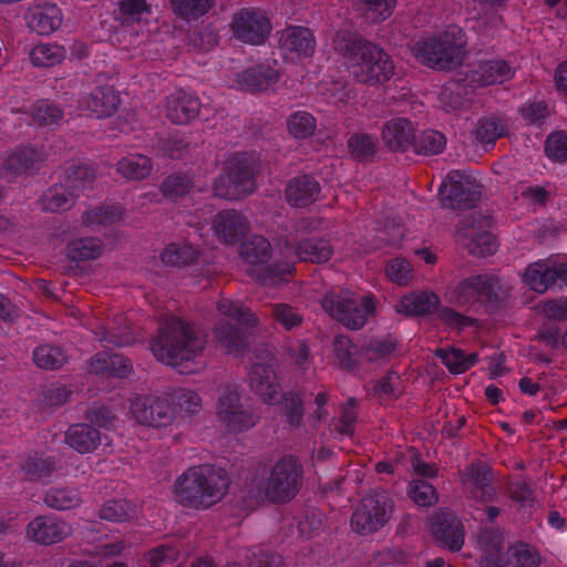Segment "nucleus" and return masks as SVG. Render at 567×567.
I'll use <instances>...</instances> for the list:
<instances>
[{
  "mask_svg": "<svg viewBox=\"0 0 567 567\" xmlns=\"http://www.w3.org/2000/svg\"><path fill=\"white\" fill-rule=\"evenodd\" d=\"M332 47L346 59L349 74L359 83L382 84L394 74L391 56L358 32L338 30L332 38Z\"/></svg>",
  "mask_w": 567,
  "mask_h": 567,
  "instance_id": "1",
  "label": "nucleus"
},
{
  "mask_svg": "<svg viewBox=\"0 0 567 567\" xmlns=\"http://www.w3.org/2000/svg\"><path fill=\"white\" fill-rule=\"evenodd\" d=\"M206 343V334L192 323L172 316L161 322L156 337L151 341V350L158 361L179 368L194 363L203 354Z\"/></svg>",
  "mask_w": 567,
  "mask_h": 567,
  "instance_id": "2",
  "label": "nucleus"
},
{
  "mask_svg": "<svg viewBox=\"0 0 567 567\" xmlns=\"http://www.w3.org/2000/svg\"><path fill=\"white\" fill-rule=\"evenodd\" d=\"M229 477L225 470L212 465L189 467L174 484L176 499L183 506L207 508L226 494Z\"/></svg>",
  "mask_w": 567,
  "mask_h": 567,
  "instance_id": "3",
  "label": "nucleus"
},
{
  "mask_svg": "<svg viewBox=\"0 0 567 567\" xmlns=\"http://www.w3.org/2000/svg\"><path fill=\"white\" fill-rule=\"evenodd\" d=\"M260 161L255 154L238 152L224 163L223 173L214 181V194L226 200H239L255 193Z\"/></svg>",
  "mask_w": 567,
  "mask_h": 567,
  "instance_id": "4",
  "label": "nucleus"
},
{
  "mask_svg": "<svg viewBox=\"0 0 567 567\" xmlns=\"http://www.w3.org/2000/svg\"><path fill=\"white\" fill-rule=\"evenodd\" d=\"M466 38L457 25H450L437 37L416 43L415 58L431 69L452 71L462 64Z\"/></svg>",
  "mask_w": 567,
  "mask_h": 567,
  "instance_id": "5",
  "label": "nucleus"
},
{
  "mask_svg": "<svg viewBox=\"0 0 567 567\" xmlns=\"http://www.w3.org/2000/svg\"><path fill=\"white\" fill-rule=\"evenodd\" d=\"M219 312L237 321V324L229 320H219L214 328V338L227 353L239 354L248 349V329L258 322L257 317L247 307L230 299H221L217 303Z\"/></svg>",
  "mask_w": 567,
  "mask_h": 567,
  "instance_id": "6",
  "label": "nucleus"
},
{
  "mask_svg": "<svg viewBox=\"0 0 567 567\" xmlns=\"http://www.w3.org/2000/svg\"><path fill=\"white\" fill-rule=\"evenodd\" d=\"M303 467L299 461L286 455L272 466L265 487V498L272 504L292 501L302 485Z\"/></svg>",
  "mask_w": 567,
  "mask_h": 567,
  "instance_id": "7",
  "label": "nucleus"
},
{
  "mask_svg": "<svg viewBox=\"0 0 567 567\" xmlns=\"http://www.w3.org/2000/svg\"><path fill=\"white\" fill-rule=\"evenodd\" d=\"M216 415L227 433H243L252 429L259 416L251 406L244 404L240 394L234 385H226L220 390Z\"/></svg>",
  "mask_w": 567,
  "mask_h": 567,
  "instance_id": "8",
  "label": "nucleus"
},
{
  "mask_svg": "<svg viewBox=\"0 0 567 567\" xmlns=\"http://www.w3.org/2000/svg\"><path fill=\"white\" fill-rule=\"evenodd\" d=\"M392 509L393 502L385 492L367 495L351 515V527L359 535H371L389 522Z\"/></svg>",
  "mask_w": 567,
  "mask_h": 567,
  "instance_id": "9",
  "label": "nucleus"
},
{
  "mask_svg": "<svg viewBox=\"0 0 567 567\" xmlns=\"http://www.w3.org/2000/svg\"><path fill=\"white\" fill-rule=\"evenodd\" d=\"M321 306L332 318L352 330L361 329L368 315L374 310L371 297L346 298L333 292L323 297Z\"/></svg>",
  "mask_w": 567,
  "mask_h": 567,
  "instance_id": "10",
  "label": "nucleus"
},
{
  "mask_svg": "<svg viewBox=\"0 0 567 567\" xmlns=\"http://www.w3.org/2000/svg\"><path fill=\"white\" fill-rule=\"evenodd\" d=\"M481 195V186L458 171L450 172L439 189L442 206L451 209H471L478 203Z\"/></svg>",
  "mask_w": 567,
  "mask_h": 567,
  "instance_id": "11",
  "label": "nucleus"
},
{
  "mask_svg": "<svg viewBox=\"0 0 567 567\" xmlns=\"http://www.w3.org/2000/svg\"><path fill=\"white\" fill-rule=\"evenodd\" d=\"M230 28L234 37L240 42L260 45L269 38L272 24L260 10L243 8L234 13Z\"/></svg>",
  "mask_w": 567,
  "mask_h": 567,
  "instance_id": "12",
  "label": "nucleus"
},
{
  "mask_svg": "<svg viewBox=\"0 0 567 567\" xmlns=\"http://www.w3.org/2000/svg\"><path fill=\"white\" fill-rule=\"evenodd\" d=\"M131 413L140 424L162 427L172 423L175 408L167 396L146 395L132 402Z\"/></svg>",
  "mask_w": 567,
  "mask_h": 567,
  "instance_id": "13",
  "label": "nucleus"
},
{
  "mask_svg": "<svg viewBox=\"0 0 567 567\" xmlns=\"http://www.w3.org/2000/svg\"><path fill=\"white\" fill-rule=\"evenodd\" d=\"M431 532L436 542L451 551L461 550L464 544L462 522L452 512H439L431 517Z\"/></svg>",
  "mask_w": 567,
  "mask_h": 567,
  "instance_id": "14",
  "label": "nucleus"
},
{
  "mask_svg": "<svg viewBox=\"0 0 567 567\" xmlns=\"http://www.w3.org/2000/svg\"><path fill=\"white\" fill-rule=\"evenodd\" d=\"M321 194L319 179L311 174H300L290 178L285 188L287 203L295 208H306L315 204Z\"/></svg>",
  "mask_w": 567,
  "mask_h": 567,
  "instance_id": "15",
  "label": "nucleus"
},
{
  "mask_svg": "<svg viewBox=\"0 0 567 567\" xmlns=\"http://www.w3.org/2000/svg\"><path fill=\"white\" fill-rule=\"evenodd\" d=\"M212 227L220 243L234 245L244 238L249 225L240 212L224 209L214 217Z\"/></svg>",
  "mask_w": 567,
  "mask_h": 567,
  "instance_id": "16",
  "label": "nucleus"
},
{
  "mask_svg": "<svg viewBox=\"0 0 567 567\" xmlns=\"http://www.w3.org/2000/svg\"><path fill=\"white\" fill-rule=\"evenodd\" d=\"M466 238L465 244L468 252L476 257H485L493 255L496 251L497 243L496 237L488 230H482L485 226H489V219L480 215L477 219L471 216L465 220Z\"/></svg>",
  "mask_w": 567,
  "mask_h": 567,
  "instance_id": "17",
  "label": "nucleus"
},
{
  "mask_svg": "<svg viewBox=\"0 0 567 567\" xmlns=\"http://www.w3.org/2000/svg\"><path fill=\"white\" fill-rule=\"evenodd\" d=\"M28 537L41 545H52L65 539L70 534V526L54 516H38L27 527Z\"/></svg>",
  "mask_w": 567,
  "mask_h": 567,
  "instance_id": "18",
  "label": "nucleus"
},
{
  "mask_svg": "<svg viewBox=\"0 0 567 567\" xmlns=\"http://www.w3.org/2000/svg\"><path fill=\"white\" fill-rule=\"evenodd\" d=\"M414 134L411 121L396 117L383 124L381 140L390 152L404 153L413 146Z\"/></svg>",
  "mask_w": 567,
  "mask_h": 567,
  "instance_id": "19",
  "label": "nucleus"
},
{
  "mask_svg": "<svg viewBox=\"0 0 567 567\" xmlns=\"http://www.w3.org/2000/svg\"><path fill=\"white\" fill-rule=\"evenodd\" d=\"M45 158L42 150L31 146H19L4 159L2 165L7 178H13L38 168Z\"/></svg>",
  "mask_w": 567,
  "mask_h": 567,
  "instance_id": "20",
  "label": "nucleus"
},
{
  "mask_svg": "<svg viewBox=\"0 0 567 567\" xmlns=\"http://www.w3.org/2000/svg\"><path fill=\"white\" fill-rule=\"evenodd\" d=\"M250 389L261 398L264 402L274 403L278 400L280 385L274 368L266 363H254L249 372Z\"/></svg>",
  "mask_w": 567,
  "mask_h": 567,
  "instance_id": "21",
  "label": "nucleus"
},
{
  "mask_svg": "<svg viewBox=\"0 0 567 567\" xmlns=\"http://www.w3.org/2000/svg\"><path fill=\"white\" fill-rule=\"evenodd\" d=\"M280 49L298 56H311L316 41L312 31L306 27H289L280 32Z\"/></svg>",
  "mask_w": 567,
  "mask_h": 567,
  "instance_id": "22",
  "label": "nucleus"
},
{
  "mask_svg": "<svg viewBox=\"0 0 567 567\" xmlns=\"http://www.w3.org/2000/svg\"><path fill=\"white\" fill-rule=\"evenodd\" d=\"M200 106L198 97L178 91L167 97L166 115L175 124H187L198 116Z\"/></svg>",
  "mask_w": 567,
  "mask_h": 567,
  "instance_id": "23",
  "label": "nucleus"
},
{
  "mask_svg": "<svg viewBox=\"0 0 567 567\" xmlns=\"http://www.w3.org/2000/svg\"><path fill=\"white\" fill-rule=\"evenodd\" d=\"M65 443L81 454L94 452L101 444V432L89 423H76L65 432Z\"/></svg>",
  "mask_w": 567,
  "mask_h": 567,
  "instance_id": "24",
  "label": "nucleus"
},
{
  "mask_svg": "<svg viewBox=\"0 0 567 567\" xmlns=\"http://www.w3.org/2000/svg\"><path fill=\"white\" fill-rule=\"evenodd\" d=\"M440 298L434 292L414 291L403 296L396 311L410 317H423L439 310Z\"/></svg>",
  "mask_w": 567,
  "mask_h": 567,
  "instance_id": "25",
  "label": "nucleus"
},
{
  "mask_svg": "<svg viewBox=\"0 0 567 567\" xmlns=\"http://www.w3.org/2000/svg\"><path fill=\"white\" fill-rule=\"evenodd\" d=\"M25 19L30 30L49 35L61 25L62 14L55 4H45L30 9Z\"/></svg>",
  "mask_w": 567,
  "mask_h": 567,
  "instance_id": "26",
  "label": "nucleus"
},
{
  "mask_svg": "<svg viewBox=\"0 0 567 567\" xmlns=\"http://www.w3.org/2000/svg\"><path fill=\"white\" fill-rule=\"evenodd\" d=\"M279 72L268 64H256L238 74V83L248 92L265 91L279 81Z\"/></svg>",
  "mask_w": 567,
  "mask_h": 567,
  "instance_id": "27",
  "label": "nucleus"
},
{
  "mask_svg": "<svg viewBox=\"0 0 567 567\" xmlns=\"http://www.w3.org/2000/svg\"><path fill=\"white\" fill-rule=\"evenodd\" d=\"M121 103L118 92L112 85L96 87L90 95L86 105L96 117L112 116Z\"/></svg>",
  "mask_w": 567,
  "mask_h": 567,
  "instance_id": "28",
  "label": "nucleus"
},
{
  "mask_svg": "<svg viewBox=\"0 0 567 567\" xmlns=\"http://www.w3.org/2000/svg\"><path fill=\"white\" fill-rule=\"evenodd\" d=\"M63 184L69 188V190L79 198L80 195L92 188V185L95 181V171L94 168L84 163H72L65 168Z\"/></svg>",
  "mask_w": 567,
  "mask_h": 567,
  "instance_id": "29",
  "label": "nucleus"
},
{
  "mask_svg": "<svg viewBox=\"0 0 567 567\" xmlns=\"http://www.w3.org/2000/svg\"><path fill=\"white\" fill-rule=\"evenodd\" d=\"M332 246L324 238L311 237L300 240L295 246V254L301 261L313 264L327 262L332 256Z\"/></svg>",
  "mask_w": 567,
  "mask_h": 567,
  "instance_id": "30",
  "label": "nucleus"
},
{
  "mask_svg": "<svg viewBox=\"0 0 567 567\" xmlns=\"http://www.w3.org/2000/svg\"><path fill=\"white\" fill-rule=\"evenodd\" d=\"M76 197L63 184H55L41 196L42 207L47 212L61 213L72 208Z\"/></svg>",
  "mask_w": 567,
  "mask_h": 567,
  "instance_id": "31",
  "label": "nucleus"
},
{
  "mask_svg": "<svg viewBox=\"0 0 567 567\" xmlns=\"http://www.w3.org/2000/svg\"><path fill=\"white\" fill-rule=\"evenodd\" d=\"M333 351L338 365L347 371H353L358 367L359 360L362 359L361 347L354 344L349 337L343 334L334 337Z\"/></svg>",
  "mask_w": 567,
  "mask_h": 567,
  "instance_id": "32",
  "label": "nucleus"
},
{
  "mask_svg": "<svg viewBox=\"0 0 567 567\" xmlns=\"http://www.w3.org/2000/svg\"><path fill=\"white\" fill-rule=\"evenodd\" d=\"M81 494L75 487H51L44 494L43 502L56 511H69L81 504Z\"/></svg>",
  "mask_w": 567,
  "mask_h": 567,
  "instance_id": "33",
  "label": "nucleus"
},
{
  "mask_svg": "<svg viewBox=\"0 0 567 567\" xmlns=\"http://www.w3.org/2000/svg\"><path fill=\"white\" fill-rule=\"evenodd\" d=\"M239 255L250 265L266 264L271 257V245L262 236H254L241 243Z\"/></svg>",
  "mask_w": 567,
  "mask_h": 567,
  "instance_id": "34",
  "label": "nucleus"
},
{
  "mask_svg": "<svg viewBox=\"0 0 567 567\" xmlns=\"http://www.w3.org/2000/svg\"><path fill=\"white\" fill-rule=\"evenodd\" d=\"M446 145V137L439 131L425 130L414 134L413 150L417 155L432 156L441 154Z\"/></svg>",
  "mask_w": 567,
  "mask_h": 567,
  "instance_id": "35",
  "label": "nucleus"
},
{
  "mask_svg": "<svg viewBox=\"0 0 567 567\" xmlns=\"http://www.w3.org/2000/svg\"><path fill=\"white\" fill-rule=\"evenodd\" d=\"M152 161L142 154H133L117 163V172L127 179L141 181L150 175Z\"/></svg>",
  "mask_w": 567,
  "mask_h": 567,
  "instance_id": "36",
  "label": "nucleus"
},
{
  "mask_svg": "<svg viewBox=\"0 0 567 567\" xmlns=\"http://www.w3.org/2000/svg\"><path fill=\"white\" fill-rule=\"evenodd\" d=\"M511 68L503 60H491L481 62L475 71L477 81L482 86L492 85L497 82H503L509 76Z\"/></svg>",
  "mask_w": 567,
  "mask_h": 567,
  "instance_id": "37",
  "label": "nucleus"
},
{
  "mask_svg": "<svg viewBox=\"0 0 567 567\" xmlns=\"http://www.w3.org/2000/svg\"><path fill=\"white\" fill-rule=\"evenodd\" d=\"M349 153L358 162H371L377 153V141L367 133L352 134L347 142Z\"/></svg>",
  "mask_w": 567,
  "mask_h": 567,
  "instance_id": "38",
  "label": "nucleus"
},
{
  "mask_svg": "<svg viewBox=\"0 0 567 567\" xmlns=\"http://www.w3.org/2000/svg\"><path fill=\"white\" fill-rule=\"evenodd\" d=\"M66 56V51L56 43H45L35 45L30 53L33 65L40 68H50L61 63Z\"/></svg>",
  "mask_w": 567,
  "mask_h": 567,
  "instance_id": "39",
  "label": "nucleus"
},
{
  "mask_svg": "<svg viewBox=\"0 0 567 567\" xmlns=\"http://www.w3.org/2000/svg\"><path fill=\"white\" fill-rule=\"evenodd\" d=\"M102 243L95 237L80 238L68 246V257L73 261L96 259L102 255Z\"/></svg>",
  "mask_w": 567,
  "mask_h": 567,
  "instance_id": "40",
  "label": "nucleus"
},
{
  "mask_svg": "<svg viewBox=\"0 0 567 567\" xmlns=\"http://www.w3.org/2000/svg\"><path fill=\"white\" fill-rule=\"evenodd\" d=\"M507 297V291L503 288L496 277L480 275L478 298L487 302L492 309H496Z\"/></svg>",
  "mask_w": 567,
  "mask_h": 567,
  "instance_id": "41",
  "label": "nucleus"
},
{
  "mask_svg": "<svg viewBox=\"0 0 567 567\" xmlns=\"http://www.w3.org/2000/svg\"><path fill=\"white\" fill-rule=\"evenodd\" d=\"M506 124L502 118L488 116L482 117L473 132L474 137L482 144H494L495 141L506 135Z\"/></svg>",
  "mask_w": 567,
  "mask_h": 567,
  "instance_id": "42",
  "label": "nucleus"
},
{
  "mask_svg": "<svg viewBox=\"0 0 567 567\" xmlns=\"http://www.w3.org/2000/svg\"><path fill=\"white\" fill-rule=\"evenodd\" d=\"M21 468L29 481H39L58 471V462L54 457L34 455L29 456Z\"/></svg>",
  "mask_w": 567,
  "mask_h": 567,
  "instance_id": "43",
  "label": "nucleus"
},
{
  "mask_svg": "<svg viewBox=\"0 0 567 567\" xmlns=\"http://www.w3.org/2000/svg\"><path fill=\"white\" fill-rule=\"evenodd\" d=\"M471 89L465 83L449 82L441 92V101L445 105L446 111L462 110L470 102Z\"/></svg>",
  "mask_w": 567,
  "mask_h": 567,
  "instance_id": "44",
  "label": "nucleus"
},
{
  "mask_svg": "<svg viewBox=\"0 0 567 567\" xmlns=\"http://www.w3.org/2000/svg\"><path fill=\"white\" fill-rule=\"evenodd\" d=\"M193 187V179L187 174L173 173L163 179L161 192L164 197L176 200L187 195Z\"/></svg>",
  "mask_w": 567,
  "mask_h": 567,
  "instance_id": "45",
  "label": "nucleus"
},
{
  "mask_svg": "<svg viewBox=\"0 0 567 567\" xmlns=\"http://www.w3.org/2000/svg\"><path fill=\"white\" fill-rule=\"evenodd\" d=\"M317 124L316 118L306 111H297L287 118V128L291 136L305 140L313 135Z\"/></svg>",
  "mask_w": 567,
  "mask_h": 567,
  "instance_id": "46",
  "label": "nucleus"
},
{
  "mask_svg": "<svg viewBox=\"0 0 567 567\" xmlns=\"http://www.w3.org/2000/svg\"><path fill=\"white\" fill-rule=\"evenodd\" d=\"M484 539L483 567H506V558L503 555V539L494 534L486 533Z\"/></svg>",
  "mask_w": 567,
  "mask_h": 567,
  "instance_id": "47",
  "label": "nucleus"
},
{
  "mask_svg": "<svg viewBox=\"0 0 567 567\" xmlns=\"http://www.w3.org/2000/svg\"><path fill=\"white\" fill-rule=\"evenodd\" d=\"M33 361L41 369L56 370L65 363L66 357L59 347L44 344L35 348Z\"/></svg>",
  "mask_w": 567,
  "mask_h": 567,
  "instance_id": "48",
  "label": "nucleus"
},
{
  "mask_svg": "<svg viewBox=\"0 0 567 567\" xmlns=\"http://www.w3.org/2000/svg\"><path fill=\"white\" fill-rule=\"evenodd\" d=\"M135 507L126 499L106 502L100 509V517L110 522H126L135 516Z\"/></svg>",
  "mask_w": 567,
  "mask_h": 567,
  "instance_id": "49",
  "label": "nucleus"
},
{
  "mask_svg": "<svg viewBox=\"0 0 567 567\" xmlns=\"http://www.w3.org/2000/svg\"><path fill=\"white\" fill-rule=\"evenodd\" d=\"M31 116L39 126H49L62 120L63 111L49 100H40L32 106Z\"/></svg>",
  "mask_w": 567,
  "mask_h": 567,
  "instance_id": "50",
  "label": "nucleus"
},
{
  "mask_svg": "<svg viewBox=\"0 0 567 567\" xmlns=\"http://www.w3.org/2000/svg\"><path fill=\"white\" fill-rule=\"evenodd\" d=\"M161 258L165 265L184 267L197 259V251L190 246L171 244L163 250Z\"/></svg>",
  "mask_w": 567,
  "mask_h": 567,
  "instance_id": "51",
  "label": "nucleus"
},
{
  "mask_svg": "<svg viewBox=\"0 0 567 567\" xmlns=\"http://www.w3.org/2000/svg\"><path fill=\"white\" fill-rule=\"evenodd\" d=\"M174 12L185 20L197 19L204 16L214 3V0H171Z\"/></svg>",
  "mask_w": 567,
  "mask_h": 567,
  "instance_id": "52",
  "label": "nucleus"
},
{
  "mask_svg": "<svg viewBox=\"0 0 567 567\" xmlns=\"http://www.w3.org/2000/svg\"><path fill=\"white\" fill-rule=\"evenodd\" d=\"M84 417L90 425L104 430L113 429L117 420V415L115 414L114 410L100 403L91 404L86 409Z\"/></svg>",
  "mask_w": 567,
  "mask_h": 567,
  "instance_id": "53",
  "label": "nucleus"
},
{
  "mask_svg": "<svg viewBox=\"0 0 567 567\" xmlns=\"http://www.w3.org/2000/svg\"><path fill=\"white\" fill-rule=\"evenodd\" d=\"M493 476L489 467L481 462H474L467 465L462 475L464 484H471L472 488L486 486L492 483Z\"/></svg>",
  "mask_w": 567,
  "mask_h": 567,
  "instance_id": "54",
  "label": "nucleus"
},
{
  "mask_svg": "<svg viewBox=\"0 0 567 567\" xmlns=\"http://www.w3.org/2000/svg\"><path fill=\"white\" fill-rule=\"evenodd\" d=\"M175 409L184 416H192L202 410L200 396L192 390H179L174 395Z\"/></svg>",
  "mask_w": 567,
  "mask_h": 567,
  "instance_id": "55",
  "label": "nucleus"
},
{
  "mask_svg": "<svg viewBox=\"0 0 567 567\" xmlns=\"http://www.w3.org/2000/svg\"><path fill=\"white\" fill-rule=\"evenodd\" d=\"M249 276H256V279L265 286H276L285 280V277L290 274L286 266L268 265L258 271L255 269L247 270Z\"/></svg>",
  "mask_w": 567,
  "mask_h": 567,
  "instance_id": "56",
  "label": "nucleus"
},
{
  "mask_svg": "<svg viewBox=\"0 0 567 567\" xmlns=\"http://www.w3.org/2000/svg\"><path fill=\"white\" fill-rule=\"evenodd\" d=\"M434 354L441 359L442 363L451 373L461 374L466 371L462 349L455 347H451L450 349L437 348Z\"/></svg>",
  "mask_w": 567,
  "mask_h": 567,
  "instance_id": "57",
  "label": "nucleus"
},
{
  "mask_svg": "<svg viewBox=\"0 0 567 567\" xmlns=\"http://www.w3.org/2000/svg\"><path fill=\"white\" fill-rule=\"evenodd\" d=\"M282 406L287 422L292 426H299L303 417V404L299 394L295 392L285 393Z\"/></svg>",
  "mask_w": 567,
  "mask_h": 567,
  "instance_id": "58",
  "label": "nucleus"
},
{
  "mask_svg": "<svg viewBox=\"0 0 567 567\" xmlns=\"http://www.w3.org/2000/svg\"><path fill=\"white\" fill-rule=\"evenodd\" d=\"M270 316L286 330H291L302 323L301 315L287 303L274 305Z\"/></svg>",
  "mask_w": 567,
  "mask_h": 567,
  "instance_id": "59",
  "label": "nucleus"
},
{
  "mask_svg": "<svg viewBox=\"0 0 567 567\" xmlns=\"http://www.w3.org/2000/svg\"><path fill=\"white\" fill-rule=\"evenodd\" d=\"M395 347V342L390 339L371 340L367 344L361 346L362 359L369 362L377 361L393 352Z\"/></svg>",
  "mask_w": 567,
  "mask_h": 567,
  "instance_id": "60",
  "label": "nucleus"
},
{
  "mask_svg": "<svg viewBox=\"0 0 567 567\" xmlns=\"http://www.w3.org/2000/svg\"><path fill=\"white\" fill-rule=\"evenodd\" d=\"M410 496L420 506H431L437 501L433 485L423 480L411 482Z\"/></svg>",
  "mask_w": 567,
  "mask_h": 567,
  "instance_id": "61",
  "label": "nucleus"
},
{
  "mask_svg": "<svg viewBox=\"0 0 567 567\" xmlns=\"http://www.w3.org/2000/svg\"><path fill=\"white\" fill-rule=\"evenodd\" d=\"M547 156L556 162H567V133L550 134L545 143Z\"/></svg>",
  "mask_w": 567,
  "mask_h": 567,
  "instance_id": "62",
  "label": "nucleus"
},
{
  "mask_svg": "<svg viewBox=\"0 0 567 567\" xmlns=\"http://www.w3.org/2000/svg\"><path fill=\"white\" fill-rule=\"evenodd\" d=\"M364 6L368 18L372 21H383L388 19L396 4L395 0H360Z\"/></svg>",
  "mask_w": 567,
  "mask_h": 567,
  "instance_id": "63",
  "label": "nucleus"
},
{
  "mask_svg": "<svg viewBox=\"0 0 567 567\" xmlns=\"http://www.w3.org/2000/svg\"><path fill=\"white\" fill-rule=\"evenodd\" d=\"M543 315L549 320L567 321V297L548 299L539 303Z\"/></svg>",
  "mask_w": 567,
  "mask_h": 567,
  "instance_id": "64",
  "label": "nucleus"
}]
</instances>
